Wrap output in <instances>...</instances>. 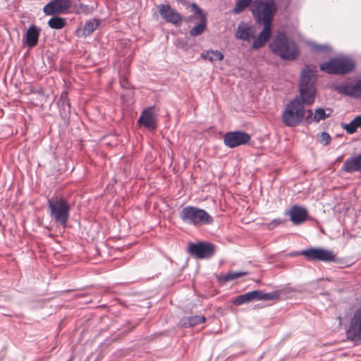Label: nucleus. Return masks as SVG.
I'll use <instances>...</instances> for the list:
<instances>
[{"instance_id":"nucleus-1","label":"nucleus","mask_w":361,"mask_h":361,"mask_svg":"<svg viewBox=\"0 0 361 361\" xmlns=\"http://www.w3.org/2000/svg\"><path fill=\"white\" fill-rule=\"evenodd\" d=\"M269 47L273 54L284 60L293 61L300 55V50L295 42L283 32L275 36Z\"/></svg>"},{"instance_id":"nucleus-2","label":"nucleus","mask_w":361,"mask_h":361,"mask_svg":"<svg viewBox=\"0 0 361 361\" xmlns=\"http://www.w3.org/2000/svg\"><path fill=\"white\" fill-rule=\"evenodd\" d=\"M317 80L314 70L308 66L302 68L298 83L299 97L303 99L307 105H312L314 102L317 94Z\"/></svg>"},{"instance_id":"nucleus-3","label":"nucleus","mask_w":361,"mask_h":361,"mask_svg":"<svg viewBox=\"0 0 361 361\" xmlns=\"http://www.w3.org/2000/svg\"><path fill=\"white\" fill-rule=\"evenodd\" d=\"M304 104L306 102L299 96L292 99L285 107L282 114V122L288 127H296L302 123L305 115Z\"/></svg>"},{"instance_id":"nucleus-4","label":"nucleus","mask_w":361,"mask_h":361,"mask_svg":"<svg viewBox=\"0 0 361 361\" xmlns=\"http://www.w3.org/2000/svg\"><path fill=\"white\" fill-rule=\"evenodd\" d=\"M356 67L355 61L349 57H335L320 64V70L329 74L345 75Z\"/></svg>"},{"instance_id":"nucleus-5","label":"nucleus","mask_w":361,"mask_h":361,"mask_svg":"<svg viewBox=\"0 0 361 361\" xmlns=\"http://www.w3.org/2000/svg\"><path fill=\"white\" fill-rule=\"evenodd\" d=\"M276 1H253L252 13L258 23L266 27H271L273 16L276 12Z\"/></svg>"},{"instance_id":"nucleus-6","label":"nucleus","mask_w":361,"mask_h":361,"mask_svg":"<svg viewBox=\"0 0 361 361\" xmlns=\"http://www.w3.org/2000/svg\"><path fill=\"white\" fill-rule=\"evenodd\" d=\"M180 219L183 223L194 226L211 224L214 221L207 212L193 206L183 207L180 213Z\"/></svg>"},{"instance_id":"nucleus-7","label":"nucleus","mask_w":361,"mask_h":361,"mask_svg":"<svg viewBox=\"0 0 361 361\" xmlns=\"http://www.w3.org/2000/svg\"><path fill=\"white\" fill-rule=\"evenodd\" d=\"M47 205L54 221L62 226L66 225L71 211V206L67 200L63 198L51 197L48 199Z\"/></svg>"},{"instance_id":"nucleus-8","label":"nucleus","mask_w":361,"mask_h":361,"mask_svg":"<svg viewBox=\"0 0 361 361\" xmlns=\"http://www.w3.org/2000/svg\"><path fill=\"white\" fill-rule=\"evenodd\" d=\"M293 255H302L308 261H319L324 262H336V257L331 250H326L324 247H310L302 250L300 252H295Z\"/></svg>"},{"instance_id":"nucleus-9","label":"nucleus","mask_w":361,"mask_h":361,"mask_svg":"<svg viewBox=\"0 0 361 361\" xmlns=\"http://www.w3.org/2000/svg\"><path fill=\"white\" fill-rule=\"evenodd\" d=\"M279 297L276 292L264 293L259 290H254L245 294L238 295L231 299V302L237 306L253 300L269 301Z\"/></svg>"},{"instance_id":"nucleus-10","label":"nucleus","mask_w":361,"mask_h":361,"mask_svg":"<svg viewBox=\"0 0 361 361\" xmlns=\"http://www.w3.org/2000/svg\"><path fill=\"white\" fill-rule=\"evenodd\" d=\"M345 334L347 338L355 345H361V307L355 311Z\"/></svg>"},{"instance_id":"nucleus-11","label":"nucleus","mask_w":361,"mask_h":361,"mask_svg":"<svg viewBox=\"0 0 361 361\" xmlns=\"http://www.w3.org/2000/svg\"><path fill=\"white\" fill-rule=\"evenodd\" d=\"M216 250V246L209 242L190 243L188 245V252L197 259H209L212 257Z\"/></svg>"},{"instance_id":"nucleus-12","label":"nucleus","mask_w":361,"mask_h":361,"mask_svg":"<svg viewBox=\"0 0 361 361\" xmlns=\"http://www.w3.org/2000/svg\"><path fill=\"white\" fill-rule=\"evenodd\" d=\"M250 135L244 131H231L224 136V143L230 148H235L245 145L250 140Z\"/></svg>"},{"instance_id":"nucleus-13","label":"nucleus","mask_w":361,"mask_h":361,"mask_svg":"<svg viewBox=\"0 0 361 361\" xmlns=\"http://www.w3.org/2000/svg\"><path fill=\"white\" fill-rule=\"evenodd\" d=\"M154 109V106L145 108L137 120L140 126H143L149 131L155 130L157 126V118Z\"/></svg>"},{"instance_id":"nucleus-14","label":"nucleus","mask_w":361,"mask_h":361,"mask_svg":"<svg viewBox=\"0 0 361 361\" xmlns=\"http://www.w3.org/2000/svg\"><path fill=\"white\" fill-rule=\"evenodd\" d=\"M159 12L161 17L166 23H171L176 27L182 25L183 18L181 15L169 5L160 4L159 6Z\"/></svg>"},{"instance_id":"nucleus-15","label":"nucleus","mask_w":361,"mask_h":361,"mask_svg":"<svg viewBox=\"0 0 361 361\" xmlns=\"http://www.w3.org/2000/svg\"><path fill=\"white\" fill-rule=\"evenodd\" d=\"M72 1H49L43 8L47 16H58L59 14L66 13L71 6Z\"/></svg>"},{"instance_id":"nucleus-16","label":"nucleus","mask_w":361,"mask_h":361,"mask_svg":"<svg viewBox=\"0 0 361 361\" xmlns=\"http://www.w3.org/2000/svg\"><path fill=\"white\" fill-rule=\"evenodd\" d=\"M335 90L344 95L355 99H361V79L355 82L354 85L342 84L334 87Z\"/></svg>"},{"instance_id":"nucleus-17","label":"nucleus","mask_w":361,"mask_h":361,"mask_svg":"<svg viewBox=\"0 0 361 361\" xmlns=\"http://www.w3.org/2000/svg\"><path fill=\"white\" fill-rule=\"evenodd\" d=\"M192 10L200 19V23L195 25L189 33L192 37H197L201 35L207 27V18L202 8H200L195 2L191 5Z\"/></svg>"},{"instance_id":"nucleus-18","label":"nucleus","mask_w":361,"mask_h":361,"mask_svg":"<svg viewBox=\"0 0 361 361\" xmlns=\"http://www.w3.org/2000/svg\"><path fill=\"white\" fill-rule=\"evenodd\" d=\"M286 213L290 215V220L295 225L303 223L308 215L307 210L304 207L298 205H293Z\"/></svg>"},{"instance_id":"nucleus-19","label":"nucleus","mask_w":361,"mask_h":361,"mask_svg":"<svg viewBox=\"0 0 361 361\" xmlns=\"http://www.w3.org/2000/svg\"><path fill=\"white\" fill-rule=\"evenodd\" d=\"M57 105L61 117L64 121H68L71 115V104L68 97V92L66 90H64L61 93L57 102Z\"/></svg>"},{"instance_id":"nucleus-20","label":"nucleus","mask_w":361,"mask_h":361,"mask_svg":"<svg viewBox=\"0 0 361 361\" xmlns=\"http://www.w3.org/2000/svg\"><path fill=\"white\" fill-rule=\"evenodd\" d=\"M40 28L37 27L35 25H31L27 30L26 33L23 37V44L32 48L35 47L39 41V37L40 35Z\"/></svg>"},{"instance_id":"nucleus-21","label":"nucleus","mask_w":361,"mask_h":361,"mask_svg":"<svg viewBox=\"0 0 361 361\" xmlns=\"http://www.w3.org/2000/svg\"><path fill=\"white\" fill-rule=\"evenodd\" d=\"M341 170L348 173L361 172V153L348 158L344 161Z\"/></svg>"},{"instance_id":"nucleus-22","label":"nucleus","mask_w":361,"mask_h":361,"mask_svg":"<svg viewBox=\"0 0 361 361\" xmlns=\"http://www.w3.org/2000/svg\"><path fill=\"white\" fill-rule=\"evenodd\" d=\"M205 321L206 317L201 315L183 317L179 320L178 326L180 328H190L199 324L204 323Z\"/></svg>"},{"instance_id":"nucleus-23","label":"nucleus","mask_w":361,"mask_h":361,"mask_svg":"<svg viewBox=\"0 0 361 361\" xmlns=\"http://www.w3.org/2000/svg\"><path fill=\"white\" fill-rule=\"evenodd\" d=\"M235 37L237 39L246 40L247 42H250L251 39L255 38V35L252 32L250 27L243 22L238 24L235 33Z\"/></svg>"},{"instance_id":"nucleus-24","label":"nucleus","mask_w":361,"mask_h":361,"mask_svg":"<svg viewBox=\"0 0 361 361\" xmlns=\"http://www.w3.org/2000/svg\"><path fill=\"white\" fill-rule=\"evenodd\" d=\"M270 36L271 27H266V26H264L263 30L259 32L257 39L252 42V49H257L262 47L269 40Z\"/></svg>"},{"instance_id":"nucleus-25","label":"nucleus","mask_w":361,"mask_h":361,"mask_svg":"<svg viewBox=\"0 0 361 361\" xmlns=\"http://www.w3.org/2000/svg\"><path fill=\"white\" fill-rule=\"evenodd\" d=\"M248 274L247 271H229L226 274H221L216 276L217 281L221 284H225L228 281H231L240 277H243Z\"/></svg>"},{"instance_id":"nucleus-26","label":"nucleus","mask_w":361,"mask_h":361,"mask_svg":"<svg viewBox=\"0 0 361 361\" xmlns=\"http://www.w3.org/2000/svg\"><path fill=\"white\" fill-rule=\"evenodd\" d=\"M341 126L348 134L355 133L361 127V115L355 116L348 123H341Z\"/></svg>"},{"instance_id":"nucleus-27","label":"nucleus","mask_w":361,"mask_h":361,"mask_svg":"<svg viewBox=\"0 0 361 361\" xmlns=\"http://www.w3.org/2000/svg\"><path fill=\"white\" fill-rule=\"evenodd\" d=\"M201 57L210 62L221 61L224 59V54L218 50H205L202 52Z\"/></svg>"},{"instance_id":"nucleus-28","label":"nucleus","mask_w":361,"mask_h":361,"mask_svg":"<svg viewBox=\"0 0 361 361\" xmlns=\"http://www.w3.org/2000/svg\"><path fill=\"white\" fill-rule=\"evenodd\" d=\"M99 25L100 20L97 18H93L86 21L82 30L83 35L85 37L90 36L99 26Z\"/></svg>"},{"instance_id":"nucleus-29","label":"nucleus","mask_w":361,"mask_h":361,"mask_svg":"<svg viewBox=\"0 0 361 361\" xmlns=\"http://www.w3.org/2000/svg\"><path fill=\"white\" fill-rule=\"evenodd\" d=\"M66 20L59 16H53L48 21V25L51 29L60 30L65 27Z\"/></svg>"},{"instance_id":"nucleus-30","label":"nucleus","mask_w":361,"mask_h":361,"mask_svg":"<svg viewBox=\"0 0 361 361\" xmlns=\"http://www.w3.org/2000/svg\"><path fill=\"white\" fill-rule=\"evenodd\" d=\"M327 110L329 111L330 113L326 114L323 108H318L315 109L313 121H314L315 123H319L320 121L325 120L326 118L330 117L332 109H327Z\"/></svg>"},{"instance_id":"nucleus-31","label":"nucleus","mask_w":361,"mask_h":361,"mask_svg":"<svg viewBox=\"0 0 361 361\" xmlns=\"http://www.w3.org/2000/svg\"><path fill=\"white\" fill-rule=\"evenodd\" d=\"M312 50L317 53H326L331 51V47L328 44H317L312 42L310 44Z\"/></svg>"},{"instance_id":"nucleus-32","label":"nucleus","mask_w":361,"mask_h":361,"mask_svg":"<svg viewBox=\"0 0 361 361\" xmlns=\"http://www.w3.org/2000/svg\"><path fill=\"white\" fill-rule=\"evenodd\" d=\"M253 1H236V5L233 8L235 13H240L247 8L250 5L252 6Z\"/></svg>"},{"instance_id":"nucleus-33","label":"nucleus","mask_w":361,"mask_h":361,"mask_svg":"<svg viewBox=\"0 0 361 361\" xmlns=\"http://www.w3.org/2000/svg\"><path fill=\"white\" fill-rule=\"evenodd\" d=\"M93 11V7L87 4H80L79 7L76 8V13L89 14Z\"/></svg>"},{"instance_id":"nucleus-34","label":"nucleus","mask_w":361,"mask_h":361,"mask_svg":"<svg viewBox=\"0 0 361 361\" xmlns=\"http://www.w3.org/2000/svg\"><path fill=\"white\" fill-rule=\"evenodd\" d=\"M331 137L330 135L326 132H322L320 135L319 142L324 146H326L330 144Z\"/></svg>"},{"instance_id":"nucleus-35","label":"nucleus","mask_w":361,"mask_h":361,"mask_svg":"<svg viewBox=\"0 0 361 361\" xmlns=\"http://www.w3.org/2000/svg\"><path fill=\"white\" fill-rule=\"evenodd\" d=\"M286 221L285 219L282 218H276L273 219L270 223L268 224L267 228L269 230H272L276 228L278 225H280Z\"/></svg>"},{"instance_id":"nucleus-36","label":"nucleus","mask_w":361,"mask_h":361,"mask_svg":"<svg viewBox=\"0 0 361 361\" xmlns=\"http://www.w3.org/2000/svg\"><path fill=\"white\" fill-rule=\"evenodd\" d=\"M305 113H307V114L305 115V121L307 124H311L313 122H314V121H313V113H312V111L311 109H307V111H305Z\"/></svg>"}]
</instances>
